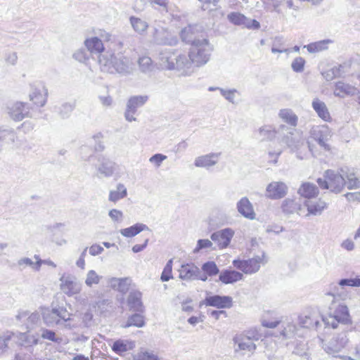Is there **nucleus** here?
Instances as JSON below:
<instances>
[{
  "label": "nucleus",
  "instance_id": "nucleus-2",
  "mask_svg": "<svg viewBox=\"0 0 360 360\" xmlns=\"http://www.w3.org/2000/svg\"><path fill=\"white\" fill-rule=\"evenodd\" d=\"M279 131H281V143L285 144L292 153H295L298 158H304L308 152L311 150L309 143L305 141L302 134L295 128L281 124Z\"/></svg>",
  "mask_w": 360,
  "mask_h": 360
},
{
  "label": "nucleus",
  "instance_id": "nucleus-10",
  "mask_svg": "<svg viewBox=\"0 0 360 360\" xmlns=\"http://www.w3.org/2000/svg\"><path fill=\"white\" fill-rule=\"evenodd\" d=\"M264 257V255L263 254L262 257L257 256L247 260L236 259L233 262V264L244 274H252L259 271L261 264L263 263Z\"/></svg>",
  "mask_w": 360,
  "mask_h": 360
},
{
  "label": "nucleus",
  "instance_id": "nucleus-13",
  "mask_svg": "<svg viewBox=\"0 0 360 360\" xmlns=\"http://www.w3.org/2000/svg\"><path fill=\"white\" fill-rule=\"evenodd\" d=\"M176 51L165 49L159 51L156 58V65L162 70H174V60Z\"/></svg>",
  "mask_w": 360,
  "mask_h": 360
},
{
  "label": "nucleus",
  "instance_id": "nucleus-50",
  "mask_svg": "<svg viewBox=\"0 0 360 360\" xmlns=\"http://www.w3.org/2000/svg\"><path fill=\"white\" fill-rule=\"evenodd\" d=\"M202 270L210 276L219 274V270L214 262L209 261L204 263L201 267Z\"/></svg>",
  "mask_w": 360,
  "mask_h": 360
},
{
  "label": "nucleus",
  "instance_id": "nucleus-18",
  "mask_svg": "<svg viewBox=\"0 0 360 360\" xmlns=\"http://www.w3.org/2000/svg\"><path fill=\"white\" fill-rule=\"evenodd\" d=\"M310 135L321 147L325 150H329V146L326 142L330 136V131L328 127L325 125L314 126L310 130Z\"/></svg>",
  "mask_w": 360,
  "mask_h": 360
},
{
  "label": "nucleus",
  "instance_id": "nucleus-6",
  "mask_svg": "<svg viewBox=\"0 0 360 360\" xmlns=\"http://www.w3.org/2000/svg\"><path fill=\"white\" fill-rule=\"evenodd\" d=\"M317 184L322 189H328L330 191L339 193L346 184L345 177L332 169H328L324 172L323 179L319 178Z\"/></svg>",
  "mask_w": 360,
  "mask_h": 360
},
{
  "label": "nucleus",
  "instance_id": "nucleus-21",
  "mask_svg": "<svg viewBox=\"0 0 360 360\" xmlns=\"http://www.w3.org/2000/svg\"><path fill=\"white\" fill-rule=\"evenodd\" d=\"M204 304L219 309L231 308L233 306V299L230 296L212 295L206 297Z\"/></svg>",
  "mask_w": 360,
  "mask_h": 360
},
{
  "label": "nucleus",
  "instance_id": "nucleus-61",
  "mask_svg": "<svg viewBox=\"0 0 360 360\" xmlns=\"http://www.w3.org/2000/svg\"><path fill=\"white\" fill-rule=\"evenodd\" d=\"M242 26L250 30H259L260 28V23L257 20L250 19L245 15Z\"/></svg>",
  "mask_w": 360,
  "mask_h": 360
},
{
  "label": "nucleus",
  "instance_id": "nucleus-24",
  "mask_svg": "<svg viewBox=\"0 0 360 360\" xmlns=\"http://www.w3.org/2000/svg\"><path fill=\"white\" fill-rule=\"evenodd\" d=\"M238 212L245 218L253 220L256 217L253 206L246 197L242 198L236 205Z\"/></svg>",
  "mask_w": 360,
  "mask_h": 360
},
{
  "label": "nucleus",
  "instance_id": "nucleus-51",
  "mask_svg": "<svg viewBox=\"0 0 360 360\" xmlns=\"http://www.w3.org/2000/svg\"><path fill=\"white\" fill-rule=\"evenodd\" d=\"M264 5V8L267 11H276L280 13L279 7L282 1L280 0H261Z\"/></svg>",
  "mask_w": 360,
  "mask_h": 360
},
{
  "label": "nucleus",
  "instance_id": "nucleus-9",
  "mask_svg": "<svg viewBox=\"0 0 360 360\" xmlns=\"http://www.w3.org/2000/svg\"><path fill=\"white\" fill-rule=\"evenodd\" d=\"M7 112L13 120L19 122L24 118L30 117V108L27 103L15 101L8 105Z\"/></svg>",
  "mask_w": 360,
  "mask_h": 360
},
{
  "label": "nucleus",
  "instance_id": "nucleus-64",
  "mask_svg": "<svg viewBox=\"0 0 360 360\" xmlns=\"http://www.w3.org/2000/svg\"><path fill=\"white\" fill-rule=\"evenodd\" d=\"M89 56L90 53L84 49H79L73 55V57L75 58V60L80 63H86L89 60Z\"/></svg>",
  "mask_w": 360,
  "mask_h": 360
},
{
  "label": "nucleus",
  "instance_id": "nucleus-55",
  "mask_svg": "<svg viewBox=\"0 0 360 360\" xmlns=\"http://www.w3.org/2000/svg\"><path fill=\"white\" fill-rule=\"evenodd\" d=\"M227 19L235 25L242 26L245 15L238 12H232L228 14Z\"/></svg>",
  "mask_w": 360,
  "mask_h": 360
},
{
  "label": "nucleus",
  "instance_id": "nucleus-37",
  "mask_svg": "<svg viewBox=\"0 0 360 360\" xmlns=\"http://www.w3.org/2000/svg\"><path fill=\"white\" fill-rule=\"evenodd\" d=\"M278 116L283 122L292 127V128H295L297 124L298 117L291 109H281Z\"/></svg>",
  "mask_w": 360,
  "mask_h": 360
},
{
  "label": "nucleus",
  "instance_id": "nucleus-22",
  "mask_svg": "<svg viewBox=\"0 0 360 360\" xmlns=\"http://www.w3.org/2000/svg\"><path fill=\"white\" fill-rule=\"evenodd\" d=\"M277 134H281V131L276 129L271 124H264L255 131V136L261 141H269L274 140Z\"/></svg>",
  "mask_w": 360,
  "mask_h": 360
},
{
  "label": "nucleus",
  "instance_id": "nucleus-57",
  "mask_svg": "<svg viewBox=\"0 0 360 360\" xmlns=\"http://www.w3.org/2000/svg\"><path fill=\"white\" fill-rule=\"evenodd\" d=\"M117 283V288L120 292H126L129 290L131 281L127 278L114 279Z\"/></svg>",
  "mask_w": 360,
  "mask_h": 360
},
{
  "label": "nucleus",
  "instance_id": "nucleus-35",
  "mask_svg": "<svg viewBox=\"0 0 360 360\" xmlns=\"http://www.w3.org/2000/svg\"><path fill=\"white\" fill-rule=\"evenodd\" d=\"M138 65L139 70L144 74H150L154 70L156 65V63L154 64L152 59L147 56H143L139 58L138 59Z\"/></svg>",
  "mask_w": 360,
  "mask_h": 360
},
{
  "label": "nucleus",
  "instance_id": "nucleus-12",
  "mask_svg": "<svg viewBox=\"0 0 360 360\" xmlns=\"http://www.w3.org/2000/svg\"><path fill=\"white\" fill-rule=\"evenodd\" d=\"M183 41L190 44L191 46L197 41H200L205 38L202 34V28L198 25H188L184 27L180 33Z\"/></svg>",
  "mask_w": 360,
  "mask_h": 360
},
{
  "label": "nucleus",
  "instance_id": "nucleus-40",
  "mask_svg": "<svg viewBox=\"0 0 360 360\" xmlns=\"http://www.w3.org/2000/svg\"><path fill=\"white\" fill-rule=\"evenodd\" d=\"M191 64H193V63L190 58H188L186 55L178 53L177 51L176 52L175 60L174 63V69L184 71L186 69H189Z\"/></svg>",
  "mask_w": 360,
  "mask_h": 360
},
{
  "label": "nucleus",
  "instance_id": "nucleus-56",
  "mask_svg": "<svg viewBox=\"0 0 360 360\" xmlns=\"http://www.w3.org/2000/svg\"><path fill=\"white\" fill-rule=\"evenodd\" d=\"M297 326L294 323L287 322L285 326H284L281 331V335L285 338H290L295 334Z\"/></svg>",
  "mask_w": 360,
  "mask_h": 360
},
{
  "label": "nucleus",
  "instance_id": "nucleus-45",
  "mask_svg": "<svg viewBox=\"0 0 360 360\" xmlns=\"http://www.w3.org/2000/svg\"><path fill=\"white\" fill-rule=\"evenodd\" d=\"M144 325L145 321L143 316L139 314H135L128 318L127 323L123 326V327L129 328L131 326H135L141 328Z\"/></svg>",
  "mask_w": 360,
  "mask_h": 360
},
{
  "label": "nucleus",
  "instance_id": "nucleus-62",
  "mask_svg": "<svg viewBox=\"0 0 360 360\" xmlns=\"http://www.w3.org/2000/svg\"><path fill=\"white\" fill-rule=\"evenodd\" d=\"M108 215L111 220L115 223H121L124 218L123 212L117 209H112L109 211Z\"/></svg>",
  "mask_w": 360,
  "mask_h": 360
},
{
  "label": "nucleus",
  "instance_id": "nucleus-30",
  "mask_svg": "<svg viewBox=\"0 0 360 360\" xmlns=\"http://www.w3.org/2000/svg\"><path fill=\"white\" fill-rule=\"evenodd\" d=\"M304 203L307 207V216L309 214L314 216L320 215L327 207V203L320 198L315 200H306Z\"/></svg>",
  "mask_w": 360,
  "mask_h": 360
},
{
  "label": "nucleus",
  "instance_id": "nucleus-36",
  "mask_svg": "<svg viewBox=\"0 0 360 360\" xmlns=\"http://www.w3.org/2000/svg\"><path fill=\"white\" fill-rule=\"evenodd\" d=\"M127 195V189L126 186L123 184L119 183L116 186V189L110 191L108 200L115 203L120 200L124 198Z\"/></svg>",
  "mask_w": 360,
  "mask_h": 360
},
{
  "label": "nucleus",
  "instance_id": "nucleus-54",
  "mask_svg": "<svg viewBox=\"0 0 360 360\" xmlns=\"http://www.w3.org/2000/svg\"><path fill=\"white\" fill-rule=\"evenodd\" d=\"M101 276H98L95 271L90 270L87 274L85 280V283L87 286L91 287L93 285L99 283Z\"/></svg>",
  "mask_w": 360,
  "mask_h": 360
},
{
  "label": "nucleus",
  "instance_id": "nucleus-59",
  "mask_svg": "<svg viewBox=\"0 0 360 360\" xmlns=\"http://www.w3.org/2000/svg\"><path fill=\"white\" fill-rule=\"evenodd\" d=\"M172 260L170 259L166 264L163 271L161 274V280L162 281H168L172 278Z\"/></svg>",
  "mask_w": 360,
  "mask_h": 360
},
{
  "label": "nucleus",
  "instance_id": "nucleus-31",
  "mask_svg": "<svg viewBox=\"0 0 360 360\" xmlns=\"http://www.w3.org/2000/svg\"><path fill=\"white\" fill-rule=\"evenodd\" d=\"M321 318L319 313L316 311H313L309 314L304 315V316L300 317V323L301 326L304 328H318L320 325V321H321Z\"/></svg>",
  "mask_w": 360,
  "mask_h": 360
},
{
  "label": "nucleus",
  "instance_id": "nucleus-7",
  "mask_svg": "<svg viewBox=\"0 0 360 360\" xmlns=\"http://www.w3.org/2000/svg\"><path fill=\"white\" fill-rule=\"evenodd\" d=\"M321 321L324 323L326 327L336 328L338 324L345 325L351 322L350 316L347 306L339 304L333 311L324 317L321 318Z\"/></svg>",
  "mask_w": 360,
  "mask_h": 360
},
{
  "label": "nucleus",
  "instance_id": "nucleus-60",
  "mask_svg": "<svg viewBox=\"0 0 360 360\" xmlns=\"http://www.w3.org/2000/svg\"><path fill=\"white\" fill-rule=\"evenodd\" d=\"M338 284L342 286L360 287V278H343L341 279Z\"/></svg>",
  "mask_w": 360,
  "mask_h": 360
},
{
  "label": "nucleus",
  "instance_id": "nucleus-34",
  "mask_svg": "<svg viewBox=\"0 0 360 360\" xmlns=\"http://www.w3.org/2000/svg\"><path fill=\"white\" fill-rule=\"evenodd\" d=\"M127 303L131 310L140 312L143 311L141 293L139 291L131 292L127 298Z\"/></svg>",
  "mask_w": 360,
  "mask_h": 360
},
{
  "label": "nucleus",
  "instance_id": "nucleus-58",
  "mask_svg": "<svg viewBox=\"0 0 360 360\" xmlns=\"http://www.w3.org/2000/svg\"><path fill=\"white\" fill-rule=\"evenodd\" d=\"M322 75L327 81H331L334 78L339 77L340 75V68L337 67H333L322 72Z\"/></svg>",
  "mask_w": 360,
  "mask_h": 360
},
{
  "label": "nucleus",
  "instance_id": "nucleus-4",
  "mask_svg": "<svg viewBox=\"0 0 360 360\" xmlns=\"http://www.w3.org/2000/svg\"><path fill=\"white\" fill-rule=\"evenodd\" d=\"M212 46L206 38H202L200 41L192 45L188 57L195 66H202L206 64L210 58Z\"/></svg>",
  "mask_w": 360,
  "mask_h": 360
},
{
  "label": "nucleus",
  "instance_id": "nucleus-46",
  "mask_svg": "<svg viewBox=\"0 0 360 360\" xmlns=\"http://www.w3.org/2000/svg\"><path fill=\"white\" fill-rule=\"evenodd\" d=\"M40 336L44 340H50L56 343H60L63 340L62 338L58 336L53 330L45 328L40 329Z\"/></svg>",
  "mask_w": 360,
  "mask_h": 360
},
{
  "label": "nucleus",
  "instance_id": "nucleus-25",
  "mask_svg": "<svg viewBox=\"0 0 360 360\" xmlns=\"http://www.w3.org/2000/svg\"><path fill=\"white\" fill-rule=\"evenodd\" d=\"M314 110L316 112L319 117L325 122H331L332 117L326 103L320 99L314 98L311 103Z\"/></svg>",
  "mask_w": 360,
  "mask_h": 360
},
{
  "label": "nucleus",
  "instance_id": "nucleus-43",
  "mask_svg": "<svg viewBox=\"0 0 360 360\" xmlns=\"http://www.w3.org/2000/svg\"><path fill=\"white\" fill-rule=\"evenodd\" d=\"M282 210L286 214H293L300 211V204L293 199L287 198L283 202Z\"/></svg>",
  "mask_w": 360,
  "mask_h": 360
},
{
  "label": "nucleus",
  "instance_id": "nucleus-32",
  "mask_svg": "<svg viewBox=\"0 0 360 360\" xmlns=\"http://www.w3.org/2000/svg\"><path fill=\"white\" fill-rule=\"evenodd\" d=\"M356 91L355 86L340 81L335 83L333 94L335 96L344 98L347 96L354 95Z\"/></svg>",
  "mask_w": 360,
  "mask_h": 360
},
{
  "label": "nucleus",
  "instance_id": "nucleus-5",
  "mask_svg": "<svg viewBox=\"0 0 360 360\" xmlns=\"http://www.w3.org/2000/svg\"><path fill=\"white\" fill-rule=\"evenodd\" d=\"M260 339V334L256 329H250L240 334L236 335L233 338L235 352L242 351L254 353L257 347L255 343Z\"/></svg>",
  "mask_w": 360,
  "mask_h": 360
},
{
  "label": "nucleus",
  "instance_id": "nucleus-1",
  "mask_svg": "<svg viewBox=\"0 0 360 360\" xmlns=\"http://www.w3.org/2000/svg\"><path fill=\"white\" fill-rule=\"evenodd\" d=\"M98 64L102 72L110 74H129L132 70L130 58L121 53L106 51L98 56Z\"/></svg>",
  "mask_w": 360,
  "mask_h": 360
},
{
  "label": "nucleus",
  "instance_id": "nucleus-49",
  "mask_svg": "<svg viewBox=\"0 0 360 360\" xmlns=\"http://www.w3.org/2000/svg\"><path fill=\"white\" fill-rule=\"evenodd\" d=\"M75 107V103H64L58 107V112L62 118H68Z\"/></svg>",
  "mask_w": 360,
  "mask_h": 360
},
{
  "label": "nucleus",
  "instance_id": "nucleus-8",
  "mask_svg": "<svg viewBox=\"0 0 360 360\" xmlns=\"http://www.w3.org/2000/svg\"><path fill=\"white\" fill-rule=\"evenodd\" d=\"M348 330L343 329L340 333H337L328 342L323 345L324 351L335 356L349 343Z\"/></svg>",
  "mask_w": 360,
  "mask_h": 360
},
{
  "label": "nucleus",
  "instance_id": "nucleus-39",
  "mask_svg": "<svg viewBox=\"0 0 360 360\" xmlns=\"http://www.w3.org/2000/svg\"><path fill=\"white\" fill-rule=\"evenodd\" d=\"M144 230H148V227L146 224L137 223L130 227L121 229L120 232L124 237L131 238Z\"/></svg>",
  "mask_w": 360,
  "mask_h": 360
},
{
  "label": "nucleus",
  "instance_id": "nucleus-53",
  "mask_svg": "<svg viewBox=\"0 0 360 360\" xmlns=\"http://www.w3.org/2000/svg\"><path fill=\"white\" fill-rule=\"evenodd\" d=\"M345 176L347 180L345 186H347L348 189L358 188L360 187V180L356 176L354 173H348Z\"/></svg>",
  "mask_w": 360,
  "mask_h": 360
},
{
  "label": "nucleus",
  "instance_id": "nucleus-20",
  "mask_svg": "<svg viewBox=\"0 0 360 360\" xmlns=\"http://www.w3.org/2000/svg\"><path fill=\"white\" fill-rule=\"evenodd\" d=\"M288 193L287 185L282 181H273L266 188V196L270 199H281Z\"/></svg>",
  "mask_w": 360,
  "mask_h": 360
},
{
  "label": "nucleus",
  "instance_id": "nucleus-27",
  "mask_svg": "<svg viewBox=\"0 0 360 360\" xmlns=\"http://www.w3.org/2000/svg\"><path fill=\"white\" fill-rule=\"evenodd\" d=\"M100 164L97 167V172L102 176H111L115 172L117 165L109 159L101 158L98 160Z\"/></svg>",
  "mask_w": 360,
  "mask_h": 360
},
{
  "label": "nucleus",
  "instance_id": "nucleus-47",
  "mask_svg": "<svg viewBox=\"0 0 360 360\" xmlns=\"http://www.w3.org/2000/svg\"><path fill=\"white\" fill-rule=\"evenodd\" d=\"M16 137L15 131L12 129L0 130V141L5 143L13 144Z\"/></svg>",
  "mask_w": 360,
  "mask_h": 360
},
{
  "label": "nucleus",
  "instance_id": "nucleus-23",
  "mask_svg": "<svg viewBox=\"0 0 360 360\" xmlns=\"http://www.w3.org/2000/svg\"><path fill=\"white\" fill-rule=\"evenodd\" d=\"M220 153H210L198 156L195 159L194 165L197 167L209 168L214 166L219 161Z\"/></svg>",
  "mask_w": 360,
  "mask_h": 360
},
{
  "label": "nucleus",
  "instance_id": "nucleus-11",
  "mask_svg": "<svg viewBox=\"0 0 360 360\" xmlns=\"http://www.w3.org/2000/svg\"><path fill=\"white\" fill-rule=\"evenodd\" d=\"M148 100V96H131L127 103L126 110L124 112V117L128 122L136 121V119L134 116L137 109L143 106Z\"/></svg>",
  "mask_w": 360,
  "mask_h": 360
},
{
  "label": "nucleus",
  "instance_id": "nucleus-16",
  "mask_svg": "<svg viewBox=\"0 0 360 360\" xmlns=\"http://www.w3.org/2000/svg\"><path fill=\"white\" fill-rule=\"evenodd\" d=\"M154 42L160 45L174 46L178 39L168 30L164 27L155 28L153 33Z\"/></svg>",
  "mask_w": 360,
  "mask_h": 360
},
{
  "label": "nucleus",
  "instance_id": "nucleus-17",
  "mask_svg": "<svg viewBox=\"0 0 360 360\" xmlns=\"http://www.w3.org/2000/svg\"><path fill=\"white\" fill-rule=\"evenodd\" d=\"M47 95L48 90L46 86L42 84H37L32 86L29 97L34 105L42 107L46 103Z\"/></svg>",
  "mask_w": 360,
  "mask_h": 360
},
{
  "label": "nucleus",
  "instance_id": "nucleus-42",
  "mask_svg": "<svg viewBox=\"0 0 360 360\" xmlns=\"http://www.w3.org/2000/svg\"><path fill=\"white\" fill-rule=\"evenodd\" d=\"M134 347V343L127 340H116L112 346V350L119 354H121L127 351L131 350Z\"/></svg>",
  "mask_w": 360,
  "mask_h": 360
},
{
  "label": "nucleus",
  "instance_id": "nucleus-44",
  "mask_svg": "<svg viewBox=\"0 0 360 360\" xmlns=\"http://www.w3.org/2000/svg\"><path fill=\"white\" fill-rule=\"evenodd\" d=\"M129 20L134 30L139 34L145 32L148 27V23L139 18L131 16Z\"/></svg>",
  "mask_w": 360,
  "mask_h": 360
},
{
  "label": "nucleus",
  "instance_id": "nucleus-14",
  "mask_svg": "<svg viewBox=\"0 0 360 360\" xmlns=\"http://www.w3.org/2000/svg\"><path fill=\"white\" fill-rule=\"evenodd\" d=\"M60 281L61 291L69 297L79 293L82 290L81 283L73 276H63L60 278Z\"/></svg>",
  "mask_w": 360,
  "mask_h": 360
},
{
  "label": "nucleus",
  "instance_id": "nucleus-3",
  "mask_svg": "<svg viewBox=\"0 0 360 360\" xmlns=\"http://www.w3.org/2000/svg\"><path fill=\"white\" fill-rule=\"evenodd\" d=\"M43 322L48 327L58 326L60 329L70 330L75 327L72 323L71 314L64 307H56L52 309H41Z\"/></svg>",
  "mask_w": 360,
  "mask_h": 360
},
{
  "label": "nucleus",
  "instance_id": "nucleus-48",
  "mask_svg": "<svg viewBox=\"0 0 360 360\" xmlns=\"http://www.w3.org/2000/svg\"><path fill=\"white\" fill-rule=\"evenodd\" d=\"M283 39L281 37H276L272 43L271 52L274 53H289L290 52V49L283 48Z\"/></svg>",
  "mask_w": 360,
  "mask_h": 360
},
{
  "label": "nucleus",
  "instance_id": "nucleus-38",
  "mask_svg": "<svg viewBox=\"0 0 360 360\" xmlns=\"http://www.w3.org/2000/svg\"><path fill=\"white\" fill-rule=\"evenodd\" d=\"M84 44L90 53H101L104 50L102 40L98 37L86 39Z\"/></svg>",
  "mask_w": 360,
  "mask_h": 360
},
{
  "label": "nucleus",
  "instance_id": "nucleus-41",
  "mask_svg": "<svg viewBox=\"0 0 360 360\" xmlns=\"http://www.w3.org/2000/svg\"><path fill=\"white\" fill-rule=\"evenodd\" d=\"M330 43H332L330 39H324L310 43L304 46V48H306L309 53H314L327 49L328 44Z\"/></svg>",
  "mask_w": 360,
  "mask_h": 360
},
{
  "label": "nucleus",
  "instance_id": "nucleus-28",
  "mask_svg": "<svg viewBox=\"0 0 360 360\" xmlns=\"http://www.w3.org/2000/svg\"><path fill=\"white\" fill-rule=\"evenodd\" d=\"M179 278L185 281H193L197 278L199 268L193 264H182L179 270Z\"/></svg>",
  "mask_w": 360,
  "mask_h": 360
},
{
  "label": "nucleus",
  "instance_id": "nucleus-29",
  "mask_svg": "<svg viewBox=\"0 0 360 360\" xmlns=\"http://www.w3.org/2000/svg\"><path fill=\"white\" fill-rule=\"evenodd\" d=\"M298 194L307 200H312V198L318 196L319 191L318 187L309 182L303 183L297 191Z\"/></svg>",
  "mask_w": 360,
  "mask_h": 360
},
{
  "label": "nucleus",
  "instance_id": "nucleus-33",
  "mask_svg": "<svg viewBox=\"0 0 360 360\" xmlns=\"http://www.w3.org/2000/svg\"><path fill=\"white\" fill-rule=\"evenodd\" d=\"M243 278V274L235 270H224L219 276V279L224 284H231L241 281Z\"/></svg>",
  "mask_w": 360,
  "mask_h": 360
},
{
  "label": "nucleus",
  "instance_id": "nucleus-15",
  "mask_svg": "<svg viewBox=\"0 0 360 360\" xmlns=\"http://www.w3.org/2000/svg\"><path fill=\"white\" fill-rule=\"evenodd\" d=\"M234 233L232 229L226 228L213 233L211 235V239L217 244L219 249H224L229 245Z\"/></svg>",
  "mask_w": 360,
  "mask_h": 360
},
{
  "label": "nucleus",
  "instance_id": "nucleus-52",
  "mask_svg": "<svg viewBox=\"0 0 360 360\" xmlns=\"http://www.w3.org/2000/svg\"><path fill=\"white\" fill-rule=\"evenodd\" d=\"M15 333L7 331L0 336V354L8 347V342L13 340Z\"/></svg>",
  "mask_w": 360,
  "mask_h": 360
},
{
  "label": "nucleus",
  "instance_id": "nucleus-63",
  "mask_svg": "<svg viewBox=\"0 0 360 360\" xmlns=\"http://www.w3.org/2000/svg\"><path fill=\"white\" fill-rule=\"evenodd\" d=\"M305 60L302 57L295 58L291 64L292 69L296 72H301L304 70Z\"/></svg>",
  "mask_w": 360,
  "mask_h": 360
},
{
  "label": "nucleus",
  "instance_id": "nucleus-19",
  "mask_svg": "<svg viewBox=\"0 0 360 360\" xmlns=\"http://www.w3.org/2000/svg\"><path fill=\"white\" fill-rule=\"evenodd\" d=\"M41 313L34 311L30 313L28 311H20L15 316V319L20 321L25 322L27 329H33L41 322Z\"/></svg>",
  "mask_w": 360,
  "mask_h": 360
},
{
  "label": "nucleus",
  "instance_id": "nucleus-26",
  "mask_svg": "<svg viewBox=\"0 0 360 360\" xmlns=\"http://www.w3.org/2000/svg\"><path fill=\"white\" fill-rule=\"evenodd\" d=\"M14 341L21 346L32 347L38 344L39 339L37 335L27 333H15Z\"/></svg>",
  "mask_w": 360,
  "mask_h": 360
}]
</instances>
